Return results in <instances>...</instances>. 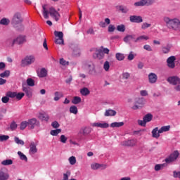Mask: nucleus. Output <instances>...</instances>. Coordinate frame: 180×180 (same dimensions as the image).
Instances as JSON below:
<instances>
[{
    "label": "nucleus",
    "mask_w": 180,
    "mask_h": 180,
    "mask_svg": "<svg viewBox=\"0 0 180 180\" xmlns=\"http://www.w3.org/2000/svg\"><path fill=\"white\" fill-rule=\"evenodd\" d=\"M60 133H61V129H56L54 130H51L50 132L51 136H58V134H60Z\"/></svg>",
    "instance_id": "41"
},
{
    "label": "nucleus",
    "mask_w": 180,
    "mask_h": 180,
    "mask_svg": "<svg viewBox=\"0 0 180 180\" xmlns=\"http://www.w3.org/2000/svg\"><path fill=\"white\" fill-rule=\"evenodd\" d=\"M14 40H15V44L17 43V44H22V43L26 41V38H25L23 36H19Z\"/></svg>",
    "instance_id": "25"
},
{
    "label": "nucleus",
    "mask_w": 180,
    "mask_h": 180,
    "mask_svg": "<svg viewBox=\"0 0 180 180\" xmlns=\"http://www.w3.org/2000/svg\"><path fill=\"white\" fill-rule=\"evenodd\" d=\"M116 111L114 110H106L104 114V116L109 117V116H116Z\"/></svg>",
    "instance_id": "24"
},
{
    "label": "nucleus",
    "mask_w": 180,
    "mask_h": 180,
    "mask_svg": "<svg viewBox=\"0 0 180 180\" xmlns=\"http://www.w3.org/2000/svg\"><path fill=\"white\" fill-rule=\"evenodd\" d=\"M134 144H136V141L133 139L121 142V146H123L124 147H133Z\"/></svg>",
    "instance_id": "14"
},
{
    "label": "nucleus",
    "mask_w": 180,
    "mask_h": 180,
    "mask_svg": "<svg viewBox=\"0 0 180 180\" xmlns=\"http://www.w3.org/2000/svg\"><path fill=\"white\" fill-rule=\"evenodd\" d=\"M137 55L136 53H134V52L131 51L127 57V60H129V61H132V60H134V57H136Z\"/></svg>",
    "instance_id": "42"
},
{
    "label": "nucleus",
    "mask_w": 180,
    "mask_h": 180,
    "mask_svg": "<svg viewBox=\"0 0 180 180\" xmlns=\"http://www.w3.org/2000/svg\"><path fill=\"white\" fill-rule=\"evenodd\" d=\"M27 126H29L28 121H22V122H21V123L20 124V129L21 130H25V129H26Z\"/></svg>",
    "instance_id": "39"
},
{
    "label": "nucleus",
    "mask_w": 180,
    "mask_h": 180,
    "mask_svg": "<svg viewBox=\"0 0 180 180\" xmlns=\"http://www.w3.org/2000/svg\"><path fill=\"white\" fill-rule=\"evenodd\" d=\"M107 167H108V165H101V164H98V163L92 164L91 165V167L92 169H98V168H102V169H105L107 168Z\"/></svg>",
    "instance_id": "22"
},
{
    "label": "nucleus",
    "mask_w": 180,
    "mask_h": 180,
    "mask_svg": "<svg viewBox=\"0 0 180 180\" xmlns=\"http://www.w3.org/2000/svg\"><path fill=\"white\" fill-rule=\"evenodd\" d=\"M173 176L174 178H180V172L174 171Z\"/></svg>",
    "instance_id": "64"
},
{
    "label": "nucleus",
    "mask_w": 180,
    "mask_h": 180,
    "mask_svg": "<svg viewBox=\"0 0 180 180\" xmlns=\"http://www.w3.org/2000/svg\"><path fill=\"white\" fill-rule=\"evenodd\" d=\"M85 68L89 70V72L91 75H94V74L96 73V70H95V65L92 63H86L84 65Z\"/></svg>",
    "instance_id": "8"
},
{
    "label": "nucleus",
    "mask_w": 180,
    "mask_h": 180,
    "mask_svg": "<svg viewBox=\"0 0 180 180\" xmlns=\"http://www.w3.org/2000/svg\"><path fill=\"white\" fill-rule=\"evenodd\" d=\"M18 129V124H16V122L13 121L10 124V129L11 131H15Z\"/></svg>",
    "instance_id": "38"
},
{
    "label": "nucleus",
    "mask_w": 180,
    "mask_h": 180,
    "mask_svg": "<svg viewBox=\"0 0 180 180\" xmlns=\"http://www.w3.org/2000/svg\"><path fill=\"white\" fill-rule=\"evenodd\" d=\"M158 79V76H157V74L154 72H150L148 75V81L150 84H155Z\"/></svg>",
    "instance_id": "12"
},
{
    "label": "nucleus",
    "mask_w": 180,
    "mask_h": 180,
    "mask_svg": "<svg viewBox=\"0 0 180 180\" xmlns=\"http://www.w3.org/2000/svg\"><path fill=\"white\" fill-rule=\"evenodd\" d=\"M150 39V37L148 36H146V35H141L139 37H138L135 40H134V42L135 43H141V41H147V40H149Z\"/></svg>",
    "instance_id": "17"
},
{
    "label": "nucleus",
    "mask_w": 180,
    "mask_h": 180,
    "mask_svg": "<svg viewBox=\"0 0 180 180\" xmlns=\"http://www.w3.org/2000/svg\"><path fill=\"white\" fill-rule=\"evenodd\" d=\"M54 34L56 37H58V39H64V34L63 32L55 31Z\"/></svg>",
    "instance_id": "48"
},
{
    "label": "nucleus",
    "mask_w": 180,
    "mask_h": 180,
    "mask_svg": "<svg viewBox=\"0 0 180 180\" xmlns=\"http://www.w3.org/2000/svg\"><path fill=\"white\" fill-rule=\"evenodd\" d=\"M109 68H110V64L109 63V61H105L103 65V69L105 71H109Z\"/></svg>",
    "instance_id": "54"
},
{
    "label": "nucleus",
    "mask_w": 180,
    "mask_h": 180,
    "mask_svg": "<svg viewBox=\"0 0 180 180\" xmlns=\"http://www.w3.org/2000/svg\"><path fill=\"white\" fill-rule=\"evenodd\" d=\"M143 120L146 121V123H148V122H151V120H153V115H151V113L146 114L143 117Z\"/></svg>",
    "instance_id": "34"
},
{
    "label": "nucleus",
    "mask_w": 180,
    "mask_h": 180,
    "mask_svg": "<svg viewBox=\"0 0 180 180\" xmlns=\"http://www.w3.org/2000/svg\"><path fill=\"white\" fill-rule=\"evenodd\" d=\"M138 124L139 126H142V127H146V124H147V122L144 120V119L143 120H139Z\"/></svg>",
    "instance_id": "57"
},
{
    "label": "nucleus",
    "mask_w": 180,
    "mask_h": 180,
    "mask_svg": "<svg viewBox=\"0 0 180 180\" xmlns=\"http://www.w3.org/2000/svg\"><path fill=\"white\" fill-rule=\"evenodd\" d=\"M124 125V122H112L110 124V127L115 128V127H122V126Z\"/></svg>",
    "instance_id": "29"
},
{
    "label": "nucleus",
    "mask_w": 180,
    "mask_h": 180,
    "mask_svg": "<svg viewBox=\"0 0 180 180\" xmlns=\"http://www.w3.org/2000/svg\"><path fill=\"white\" fill-rule=\"evenodd\" d=\"M63 97H64V94H63V92L56 91L54 93L53 101H55V102H58V101L60 100L61 98H63Z\"/></svg>",
    "instance_id": "19"
},
{
    "label": "nucleus",
    "mask_w": 180,
    "mask_h": 180,
    "mask_svg": "<svg viewBox=\"0 0 180 180\" xmlns=\"http://www.w3.org/2000/svg\"><path fill=\"white\" fill-rule=\"evenodd\" d=\"M179 157V152L178 150H175L174 153L170 154L169 158H178Z\"/></svg>",
    "instance_id": "50"
},
{
    "label": "nucleus",
    "mask_w": 180,
    "mask_h": 180,
    "mask_svg": "<svg viewBox=\"0 0 180 180\" xmlns=\"http://www.w3.org/2000/svg\"><path fill=\"white\" fill-rule=\"evenodd\" d=\"M129 20L132 23H141L143 22V17L140 15H131Z\"/></svg>",
    "instance_id": "9"
},
{
    "label": "nucleus",
    "mask_w": 180,
    "mask_h": 180,
    "mask_svg": "<svg viewBox=\"0 0 180 180\" xmlns=\"http://www.w3.org/2000/svg\"><path fill=\"white\" fill-rule=\"evenodd\" d=\"M158 127H155L152 131V136L155 139H158V137H160V134H161V133H158Z\"/></svg>",
    "instance_id": "27"
},
{
    "label": "nucleus",
    "mask_w": 180,
    "mask_h": 180,
    "mask_svg": "<svg viewBox=\"0 0 180 180\" xmlns=\"http://www.w3.org/2000/svg\"><path fill=\"white\" fill-rule=\"evenodd\" d=\"M6 96L8 98H16V92L8 91L6 94Z\"/></svg>",
    "instance_id": "55"
},
{
    "label": "nucleus",
    "mask_w": 180,
    "mask_h": 180,
    "mask_svg": "<svg viewBox=\"0 0 180 180\" xmlns=\"http://www.w3.org/2000/svg\"><path fill=\"white\" fill-rule=\"evenodd\" d=\"M27 84L28 86H34V80L32 78H28L27 79Z\"/></svg>",
    "instance_id": "52"
},
{
    "label": "nucleus",
    "mask_w": 180,
    "mask_h": 180,
    "mask_svg": "<svg viewBox=\"0 0 180 180\" xmlns=\"http://www.w3.org/2000/svg\"><path fill=\"white\" fill-rule=\"evenodd\" d=\"M71 175V172L70 171H67L66 173L63 174V180H68V176Z\"/></svg>",
    "instance_id": "60"
},
{
    "label": "nucleus",
    "mask_w": 180,
    "mask_h": 180,
    "mask_svg": "<svg viewBox=\"0 0 180 180\" xmlns=\"http://www.w3.org/2000/svg\"><path fill=\"white\" fill-rule=\"evenodd\" d=\"M146 0H141L134 3V6H145Z\"/></svg>",
    "instance_id": "44"
},
{
    "label": "nucleus",
    "mask_w": 180,
    "mask_h": 180,
    "mask_svg": "<svg viewBox=\"0 0 180 180\" xmlns=\"http://www.w3.org/2000/svg\"><path fill=\"white\" fill-rule=\"evenodd\" d=\"M37 75L39 78H44L46 77H47V70L44 68H42L41 69H40V70H37Z\"/></svg>",
    "instance_id": "15"
},
{
    "label": "nucleus",
    "mask_w": 180,
    "mask_h": 180,
    "mask_svg": "<svg viewBox=\"0 0 180 180\" xmlns=\"http://www.w3.org/2000/svg\"><path fill=\"white\" fill-rule=\"evenodd\" d=\"M175 60H176V58L174 56L167 58V67H169V68H175Z\"/></svg>",
    "instance_id": "10"
},
{
    "label": "nucleus",
    "mask_w": 180,
    "mask_h": 180,
    "mask_svg": "<svg viewBox=\"0 0 180 180\" xmlns=\"http://www.w3.org/2000/svg\"><path fill=\"white\" fill-rule=\"evenodd\" d=\"M165 167H167V163L158 164L155 166V171H160L163 169Z\"/></svg>",
    "instance_id": "33"
},
{
    "label": "nucleus",
    "mask_w": 180,
    "mask_h": 180,
    "mask_svg": "<svg viewBox=\"0 0 180 180\" xmlns=\"http://www.w3.org/2000/svg\"><path fill=\"white\" fill-rule=\"evenodd\" d=\"M146 104V99L143 97L135 98L134 105L132 106L131 109L133 110H137L141 109L143 106Z\"/></svg>",
    "instance_id": "4"
},
{
    "label": "nucleus",
    "mask_w": 180,
    "mask_h": 180,
    "mask_svg": "<svg viewBox=\"0 0 180 180\" xmlns=\"http://www.w3.org/2000/svg\"><path fill=\"white\" fill-rule=\"evenodd\" d=\"M167 82L171 85H178L180 84V78L178 76H171L169 77L167 79Z\"/></svg>",
    "instance_id": "6"
},
{
    "label": "nucleus",
    "mask_w": 180,
    "mask_h": 180,
    "mask_svg": "<svg viewBox=\"0 0 180 180\" xmlns=\"http://www.w3.org/2000/svg\"><path fill=\"white\" fill-rule=\"evenodd\" d=\"M11 75V71L5 70L4 72L0 74L1 78H8Z\"/></svg>",
    "instance_id": "37"
},
{
    "label": "nucleus",
    "mask_w": 180,
    "mask_h": 180,
    "mask_svg": "<svg viewBox=\"0 0 180 180\" xmlns=\"http://www.w3.org/2000/svg\"><path fill=\"white\" fill-rule=\"evenodd\" d=\"M72 103H73V105H78V103H81V97L75 96L72 100Z\"/></svg>",
    "instance_id": "36"
},
{
    "label": "nucleus",
    "mask_w": 180,
    "mask_h": 180,
    "mask_svg": "<svg viewBox=\"0 0 180 180\" xmlns=\"http://www.w3.org/2000/svg\"><path fill=\"white\" fill-rule=\"evenodd\" d=\"M2 165H12L13 164V161L12 160H5L1 162Z\"/></svg>",
    "instance_id": "46"
},
{
    "label": "nucleus",
    "mask_w": 180,
    "mask_h": 180,
    "mask_svg": "<svg viewBox=\"0 0 180 180\" xmlns=\"http://www.w3.org/2000/svg\"><path fill=\"white\" fill-rule=\"evenodd\" d=\"M90 92L91 91H89V89H88L86 87H84L80 90V94L83 96H87V95H89Z\"/></svg>",
    "instance_id": "30"
},
{
    "label": "nucleus",
    "mask_w": 180,
    "mask_h": 180,
    "mask_svg": "<svg viewBox=\"0 0 180 180\" xmlns=\"http://www.w3.org/2000/svg\"><path fill=\"white\" fill-rule=\"evenodd\" d=\"M36 61V56L34 55H27L21 61L22 65L26 67L27 65H32Z\"/></svg>",
    "instance_id": "3"
},
{
    "label": "nucleus",
    "mask_w": 180,
    "mask_h": 180,
    "mask_svg": "<svg viewBox=\"0 0 180 180\" xmlns=\"http://www.w3.org/2000/svg\"><path fill=\"white\" fill-rule=\"evenodd\" d=\"M11 21L8 18H3L0 20V25H4V26H8Z\"/></svg>",
    "instance_id": "43"
},
{
    "label": "nucleus",
    "mask_w": 180,
    "mask_h": 180,
    "mask_svg": "<svg viewBox=\"0 0 180 180\" xmlns=\"http://www.w3.org/2000/svg\"><path fill=\"white\" fill-rule=\"evenodd\" d=\"M5 44L7 47H13V46L16 44V40L12 39V38H9L6 40Z\"/></svg>",
    "instance_id": "21"
},
{
    "label": "nucleus",
    "mask_w": 180,
    "mask_h": 180,
    "mask_svg": "<svg viewBox=\"0 0 180 180\" xmlns=\"http://www.w3.org/2000/svg\"><path fill=\"white\" fill-rule=\"evenodd\" d=\"M93 127H100V129H108L109 127V124L107 122H94L91 124Z\"/></svg>",
    "instance_id": "11"
},
{
    "label": "nucleus",
    "mask_w": 180,
    "mask_h": 180,
    "mask_svg": "<svg viewBox=\"0 0 180 180\" xmlns=\"http://www.w3.org/2000/svg\"><path fill=\"white\" fill-rule=\"evenodd\" d=\"M23 96H25V93H16L15 98L18 101H20V99H22V98H23Z\"/></svg>",
    "instance_id": "58"
},
{
    "label": "nucleus",
    "mask_w": 180,
    "mask_h": 180,
    "mask_svg": "<svg viewBox=\"0 0 180 180\" xmlns=\"http://www.w3.org/2000/svg\"><path fill=\"white\" fill-rule=\"evenodd\" d=\"M103 53L104 54H109V49L108 48H104L103 49V51L101 50H98L96 53V57L97 58H103Z\"/></svg>",
    "instance_id": "13"
},
{
    "label": "nucleus",
    "mask_w": 180,
    "mask_h": 180,
    "mask_svg": "<svg viewBox=\"0 0 180 180\" xmlns=\"http://www.w3.org/2000/svg\"><path fill=\"white\" fill-rule=\"evenodd\" d=\"M91 131H92V129L89 127H85L83 129V135L84 136H88V134H89L91 133Z\"/></svg>",
    "instance_id": "49"
},
{
    "label": "nucleus",
    "mask_w": 180,
    "mask_h": 180,
    "mask_svg": "<svg viewBox=\"0 0 180 180\" xmlns=\"http://www.w3.org/2000/svg\"><path fill=\"white\" fill-rule=\"evenodd\" d=\"M115 29H116V27H115V25H110L108 26V32L110 33L115 32Z\"/></svg>",
    "instance_id": "62"
},
{
    "label": "nucleus",
    "mask_w": 180,
    "mask_h": 180,
    "mask_svg": "<svg viewBox=\"0 0 180 180\" xmlns=\"http://www.w3.org/2000/svg\"><path fill=\"white\" fill-rule=\"evenodd\" d=\"M170 50H171V45L169 44L162 46V51L164 54H168Z\"/></svg>",
    "instance_id": "26"
},
{
    "label": "nucleus",
    "mask_w": 180,
    "mask_h": 180,
    "mask_svg": "<svg viewBox=\"0 0 180 180\" xmlns=\"http://www.w3.org/2000/svg\"><path fill=\"white\" fill-rule=\"evenodd\" d=\"M169 129H171V126L169 125H167V126H163L162 127L159 131H158V133H164L165 131H169Z\"/></svg>",
    "instance_id": "32"
},
{
    "label": "nucleus",
    "mask_w": 180,
    "mask_h": 180,
    "mask_svg": "<svg viewBox=\"0 0 180 180\" xmlns=\"http://www.w3.org/2000/svg\"><path fill=\"white\" fill-rule=\"evenodd\" d=\"M60 64L61 65H68L69 63L67 62L65 60H64V58H60Z\"/></svg>",
    "instance_id": "63"
},
{
    "label": "nucleus",
    "mask_w": 180,
    "mask_h": 180,
    "mask_svg": "<svg viewBox=\"0 0 180 180\" xmlns=\"http://www.w3.org/2000/svg\"><path fill=\"white\" fill-rule=\"evenodd\" d=\"M55 43L56 44H64V38H58L56 39Z\"/></svg>",
    "instance_id": "59"
},
{
    "label": "nucleus",
    "mask_w": 180,
    "mask_h": 180,
    "mask_svg": "<svg viewBox=\"0 0 180 180\" xmlns=\"http://www.w3.org/2000/svg\"><path fill=\"white\" fill-rule=\"evenodd\" d=\"M134 37L133 35H127L124 38V41L125 43H129L130 41V40H133Z\"/></svg>",
    "instance_id": "53"
},
{
    "label": "nucleus",
    "mask_w": 180,
    "mask_h": 180,
    "mask_svg": "<svg viewBox=\"0 0 180 180\" xmlns=\"http://www.w3.org/2000/svg\"><path fill=\"white\" fill-rule=\"evenodd\" d=\"M117 30L118 32H125L126 26H124V25H123V24L117 25Z\"/></svg>",
    "instance_id": "45"
},
{
    "label": "nucleus",
    "mask_w": 180,
    "mask_h": 180,
    "mask_svg": "<svg viewBox=\"0 0 180 180\" xmlns=\"http://www.w3.org/2000/svg\"><path fill=\"white\" fill-rule=\"evenodd\" d=\"M108 25H110V19H109V18H105V22L101 21L99 22L100 27H106V26H108Z\"/></svg>",
    "instance_id": "23"
},
{
    "label": "nucleus",
    "mask_w": 180,
    "mask_h": 180,
    "mask_svg": "<svg viewBox=\"0 0 180 180\" xmlns=\"http://www.w3.org/2000/svg\"><path fill=\"white\" fill-rule=\"evenodd\" d=\"M148 27H151V24H148L147 22H143L141 25V29L143 30H146V29H148Z\"/></svg>",
    "instance_id": "56"
},
{
    "label": "nucleus",
    "mask_w": 180,
    "mask_h": 180,
    "mask_svg": "<svg viewBox=\"0 0 180 180\" xmlns=\"http://www.w3.org/2000/svg\"><path fill=\"white\" fill-rule=\"evenodd\" d=\"M22 91L25 92L27 98H32V89L30 87L22 86Z\"/></svg>",
    "instance_id": "18"
},
{
    "label": "nucleus",
    "mask_w": 180,
    "mask_h": 180,
    "mask_svg": "<svg viewBox=\"0 0 180 180\" xmlns=\"http://www.w3.org/2000/svg\"><path fill=\"white\" fill-rule=\"evenodd\" d=\"M14 141L15 144H18V146H25V141H23L22 139H20L18 136L14 137Z\"/></svg>",
    "instance_id": "31"
},
{
    "label": "nucleus",
    "mask_w": 180,
    "mask_h": 180,
    "mask_svg": "<svg viewBox=\"0 0 180 180\" xmlns=\"http://www.w3.org/2000/svg\"><path fill=\"white\" fill-rule=\"evenodd\" d=\"M9 179V174L4 172V169L0 170V180H8Z\"/></svg>",
    "instance_id": "20"
},
{
    "label": "nucleus",
    "mask_w": 180,
    "mask_h": 180,
    "mask_svg": "<svg viewBox=\"0 0 180 180\" xmlns=\"http://www.w3.org/2000/svg\"><path fill=\"white\" fill-rule=\"evenodd\" d=\"M164 22L166 24V26L168 29H172V30H175L176 32H180V20L179 19L175 18H169V17H165L163 18Z\"/></svg>",
    "instance_id": "2"
},
{
    "label": "nucleus",
    "mask_w": 180,
    "mask_h": 180,
    "mask_svg": "<svg viewBox=\"0 0 180 180\" xmlns=\"http://www.w3.org/2000/svg\"><path fill=\"white\" fill-rule=\"evenodd\" d=\"M115 58H117L118 61H123V60H124V54L122 53H117L115 54Z\"/></svg>",
    "instance_id": "35"
},
{
    "label": "nucleus",
    "mask_w": 180,
    "mask_h": 180,
    "mask_svg": "<svg viewBox=\"0 0 180 180\" xmlns=\"http://www.w3.org/2000/svg\"><path fill=\"white\" fill-rule=\"evenodd\" d=\"M27 122H28V127H30V129H31L32 130H33L34 127L40 124V122L36 118L30 119L28 120Z\"/></svg>",
    "instance_id": "7"
},
{
    "label": "nucleus",
    "mask_w": 180,
    "mask_h": 180,
    "mask_svg": "<svg viewBox=\"0 0 180 180\" xmlns=\"http://www.w3.org/2000/svg\"><path fill=\"white\" fill-rule=\"evenodd\" d=\"M143 49L144 50H146V51H153V48L148 44L144 45Z\"/></svg>",
    "instance_id": "61"
},
{
    "label": "nucleus",
    "mask_w": 180,
    "mask_h": 180,
    "mask_svg": "<svg viewBox=\"0 0 180 180\" xmlns=\"http://www.w3.org/2000/svg\"><path fill=\"white\" fill-rule=\"evenodd\" d=\"M70 112L73 113V115H77V113H78V108L75 105H72L70 108Z\"/></svg>",
    "instance_id": "40"
},
{
    "label": "nucleus",
    "mask_w": 180,
    "mask_h": 180,
    "mask_svg": "<svg viewBox=\"0 0 180 180\" xmlns=\"http://www.w3.org/2000/svg\"><path fill=\"white\" fill-rule=\"evenodd\" d=\"M22 22H23L22 14L20 13H15L12 20L13 25H20Z\"/></svg>",
    "instance_id": "5"
},
{
    "label": "nucleus",
    "mask_w": 180,
    "mask_h": 180,
    "mask_svg": "<svg viewBox=\"0 0 180 180\" xmlns=\"http://www.w3.org/2000/svg\"><path fill=\"white\" fill-rule=\"evenodd\" d=\"M118 9L121 11L122 13H127V12H129V8L126 6H120Z\"/></svg>",
    "instance_id": "47"
},
{
    "label": "nucleus",
    "mask_w": 180,
    "mask_h": 180,
    "mask_svg": "<svg viewBox=\"0 0 180 180\" xmlns=\"http://www.w3.org/2000/svg\"><path fill=\"white\" fill-rule=\"evenodd\" d=\"M9 140L8 135H0V142L8 141Z\"/></svg>",
    "instance_id": "51"
},
{
    "label": "nucleus",
    "mask_w": 180,
    "mask_h": 180,
    "mask_svg": "<svg viewBox=\"0 0 180 180\" xmlns=\"http://www.w3.org/2000/svg\"><path fill=\"white\" fill-rule=\"evenodd\" d=\"M39 118L41 120H44L45 122H49V115L46 113H39Z\"/></svg>",
    "instance_id": "28"
},
{
    "label": "nucleus",
    "mask_w": 180,
    "mask_h": 180,
    "mask_svg": "<svg viewBox=\"0 0 180 180\" xmlns=\"http://www.w3.org/2000/svg\"><path fill=\"white\" fill-rule=\"evenodd\" d=\"M37 153V147L34 142H31L30 144V154H36Z\"/></svg>",
    "instance_id": "16"
},
{
    "label": "nucleus",
    "mask_w": 180,
    "mask_h": 180,
    "mask_svg": "<svg viewBox=\"0 0 180 180\" xmlns=\"http://www.w3.org/2000/svg\"><path fill=\"white\" fill-rule=\"evenodd\" d=\"M42 14L44 19H49V15H50L56 22H58L61 16L60 13L53 7L49 8V10L48 11V9L46 8V5L42 6Z\"/></svg>",
    "instance_id": "1"
}]
</instances>
